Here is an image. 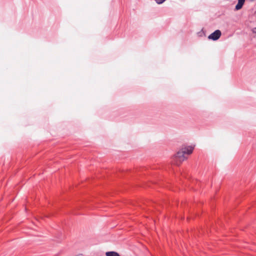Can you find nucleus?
Here are the masks:
<instances>
[{
  "label": "nucleus",
  "instance_id": "obj_6",
  "mask_svg": "<svg viewBox=\"0 0 256 256\" xmlns=\"http://www.w3.org/2000/svg\"><path fill=\"white\" fill-rule=\"evenodd\" d=\"M252 32L254 34H256V27L254 28L252 30Z\"/></svg>",
  "mask_w": 256,
  "mask_h": 256
},
{
  "label": "nucleus",
  "instance_id": "obj_1",
  "mask_svg": "<svg viewBox=\"0 0 256 256\" xmlns=\"http://www.w3.org/2000/svg\"><path fill=\"white\" fill-rule=\"evenodd\" d=\"M194 148V146H186L182 148L176 154L175 158L180 162H182L184 160L187 158L186 155H188L192 153Z\"/></svg>",
  "mask_w": 256,
  "mask_h": 256
},
{
  "label": "nucleus",
  "instance_id": "obj_4",
  "mask_svg": "<svg viewBox=\"0 0 256 256\" xmlns=\"http://www.w3.org/2000/svg\"><path fill=\"white\" fill-rule=\"evenodd\" d=\"M106 256H120L117 252L112 251L106 253Z\"/></svg>",
  "mask_w": 256,
  "mask_h": 256
},
{
  "label": "nucleus",
  "instance_id": "obj_2",
  "mask_svg": "<svg viewBox=\"0 0 256 256\" xmlns=\"http://www.w3.org/2000/svg\"><path fill=\"white\" fill-rule=\"evenodd\" d=\"M221 34L222 32L220 30H217L210 34L208 36V38L212 40H216L220 38Z\"/></svg>",
  "mask_w": 256,
  "mask_h": 256
},
{
  "label": "nucleus",
  "instance_id": "obj_3",
  "mask_svg": "<svg viewBox=\"0 0 256 256\" xmlns=\"http://www.w3.org/2000/svg\"><path fill=\"white\" fill-rule=\"evenodd\" d=\"M246 0H238V2L236 6L235 10H238L241 9L245 2Z\"/></svg>",
  "mask_w": 256,
  "mask_h": 256
},
{
  "label": "nucleus",
  "instance_id": "obj_5",
  "mask_svg": "<svg viewBox=\"0 0 256 256\" xmlns=\"http://www.w3.org/2000/svg\"><path fill=\"white\" fill-rule=\"evenodd\" d=\"M166 0H155L156 4H162L163 2H164Z\"/></svg>",
  "mask_w": 256,
  "mask_h": 256
}]
</instances>
